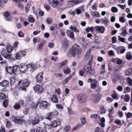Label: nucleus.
<instances>
[{
    "instance_id": "obj_6",
    "label": "nucleus",
    "mask_w": 132,
    "mask_h": 132,
    "mask_svg": "<svg viewBox=\"0 0 132 132\" xmlns=\"http://www.w3.org/2000/svg\"><path fill=\"white\" fill-rule=\"evenodd\" d=\"M26 54V52L25 51L21 50L16 54L15 57L16 59L19 60L21 59L22 57L24 56Z\"/></svg>"
},
{
    "instance_id": "obj_27",
    "label": "nucleus",
    "mask_w": 132,
    "mask_h": 132,
    "mask_svg": "<svg viewBox=\"0 0 132 132\" xmlns=\"http://www.w3.org/2000/svg\"><path fill=\"white\" fill-rule=\"evenodd\" d=\"M8 73L10 74H14L12 67H9L7 69Z\"/></svg>"
},
{
    "instance_id": "obj_56",
    "label": "nucleus",
    "mask_w": 132,
    "mask_h": 132,
    "mask_svg": "<svg viewBox=\"0 0 132 132\" xmlns=\"http://www.w3.org/2000/svg\"><path fill=\"white\" fill-rule=\"evenodd\" d=\"M67 62V60H65L63 62L60 63V64L61 66H63L66 64Z\"/></svg>"
},
{
    "instance_id": "obj_8",
    "label": "nucleus",
    "mask_w": 132,
    "mask_h": 132,
    "mask_svg": "<svg viewBox=\"0 0 132 132\" xmlns=\"http://www.w3.org/2000/svg\"><path fill=\"white\" fill-rule=\"evenodd\" d=\"M79 102L80 103L85 102L86 100V96L84 94H79L77 96Z\"/></svg>"
},
{
    "instance_id": "obj_62",
    "label": "nucleus",
    "mask_w": 132,
    "mask_h": 132,
    "mask_svg": "<svg viewBox=\"0 0 132 132\" xmlns=\"http://www.w3.org/2000/svg\"><path fill=\"white\" fill-rule=\"evenodd\" d=\"M118 6L120 7L121 8V9H125L126 7V5H122L121 4H118Z\"/></svg>"
},
{
    "instance_id": "obj_13",
    "label": "nucleus",
    "mask_w": 132,
    "mask_h": 132,
    "mask_svg": "<svg viewBox=\"0 0 132 132\" xmlns=\"http://www.w3.org/2000/svg\"><path fill=\"white\" fill-rule=\"evenodd\" d=\"M24 103V101L23 100H19L17 103H16L15 104L14 106V108L16 109H19L20 106L23 105Z\"/></svg>"
},
{
    "instance_id": "obj_46",
    "label": "nucleus",
    "mask_w": 132,
    "mask_h": 132,
    "mask_svg": "<svg viewBox=\"0 0 132 132\" xmlns=\"http://www.w3.org/2000/svg\"><path fill=\"white\" fill-rule=\"evenodd\" d=\"M125 97H124L125 101L126 102H128L129 101L130 97L129 95H126L125 96Z\"/></svg>"
},
{
    "instance_id": "obj_32",
    "label": "nucleus",
    "mask_w": 132,
    "mask_h": 132,
    "mask_svg": "<svg viewBox=\"0 0 132 132\" xmlns=\"http://www.w3.org/2000/svg\"><path fill=\"white\" fill-rule=\"evenodd\" d=\"M63 71L64 73L68 74L70 73L71 70L69 68L67 67L63 70Z\"/></svg>"
},
{
    "instance_id": "obj_9",
    "label": "nucleus",
    "mask_w": 132,
    "mask_h": 132,
    "mask_svg": "<svg viewBox=\"0 0 132 132\" xmlns=\"http://www.w3.org/2000/svg\"><path fill=\"white\" fill-rule=\"evenodd\" d=\"M39 104L40 108L41 109H45L48 105V103L44 101L39 102Z\"/></svg>"
},
{
    "instance_id": "obj_30",
    "label": "nucleus",
    "mask_w": 132,
    "mask_h": 132,
    "mask_svg": "<svg viewBox=\"0 0 132 132\" xmlns=\"http://www.w3.org/2000/svg\"><path fill=\"white\" fill-rule=\"evenodd\" d=\"M7 52L8 53H10L13 50V47L11 46L8 45L6 47Z\"/></svg>"
},
{
    "instance_id": "obj_5",
    "label": "nucleus",
    "mask_w": 132,
    "mask_h": 132,
    "mask_svg": "<svg viewBox=\"0 0 132 132\" xmlns=\"http://www.w3.org/2000/svg\"><path fill=\"white\" fill-rule=\"evenodd\" d=\"M101 95L99 94H95L92 96V99L93 102L95 103H97L101 98Z\"/></svg>"
},
{
    "instance_id": "obj_38",
    "label": "nucleus",
    "mask_w": 132,
    "mask_h": 132,
    "mask_svg": "<svg viewBox=\"0 0 132 132\" xmlns=\"http://www.w3.org/2000/svg\"><path fill=\"white\" fill-rule=\"evenodd\" d=\"M69 28L74 32H77L78 33L79 32V30H78L77 28L75 27H73L72 26H71Z\"/></svg>"
},
{
    "instance_id": "obj_29",
    "label": "nucleus",
    "mask_w": 132,
    "mask_h": 132,
    "mask_svg": "<svg viewBox=\"0 0 132 132\" xmlns=\"http://www.w3.org/2000/svg\"><path fill=\"white\" fill-rule=\"evenodd\" d=\"M31 3L32 2L30 1H29L28 2L26 6L25 7L26 12H27L28 11L30 6Z\"/></svg>"
},
{
    "instance_id": "obj_12",
    "label": "nucleus",
    "mask_w": 132,
    "mask_h": 132,
    "mask_svg": "<svg viewBox=\"0 0 132 132\" xmlns=\"http://www.w3.org/2000/svg\"><path fill=\"white\" fill-rule=\"evenodd\" d=\"M95 29L101 33H103L105 30V28L102 26H96L95 27Z\"/></svg>"
},
{
    "instance_id": "obj_45",
    "label": "nucleus",
    "mask_w": 132,
    "mask_h": 132,
    "mask_svg": "<svg viewBox=\"0 0 132 132\" xmlns=\"http://www.w3.org/2000/svg\"><path fill=\"white\" fill-rule=\"evenodd\" d=\"M4 101L3 102V106L5 107H6L8 105V101L7 100H4Z\"/></svg>"
},
{
    "instance_id": "obj_49",
    "label": "nucleus",
    "mask_w": 132,
    "mask_h": 132,
    "mask_svg": "<svg viewBox=\"0 0 132 132\" xmlns=\"http://www.w3.org/2000/svg\"><path fill=\"white\" fill-rule=\"evenodd\" d=\"M53 21L51 17L48 18L47 20V22L48 24L51 23Z\"/></svg>"
},
{
    "instance_id": "obj_63",
    "label": "nucleus",
    "mask_w": 132,
    "mask_h": 132,
    "mask_svg": "<svg viewBox=\"0 0 132 132\" xmlns=\"http://www.w3.org/2000/svg\"><path fill=\"white\" fill-rule=\"evenodd\" d=\"M119 20L121 22L123 23L125 22V21L124 18L123 17H121L119 19Z\"/></svg>"
},
{
    "instance_id": "obj_54",
    "label": "nucleus",
    "mask_w": 132,
    "mask_h": 132,
    "mask_svg": "<svg viewBox=\"0 0 132 132\" xmlns=\"http://www.w3.org/2000/svg\"><path fill=\"white\" fill-rule=\"evenodd\" d=\"M90 52L89 51H88L85 56V58L86 59H88L89 58L90 55Z\"/></svg>"
},
{
    "instance_id": "obj_37",
    "label": "nucleus",
    "mask_w": 132,
    "mask_h": 132,
    "mask_svg": "<svg viewBox=\"0 0 132 132\" xmlns=\"http://www.w3.org/2000/svg\"><path fill=\"white\" fill-rule=\"evenodd\" d=\"M126 58L128 60H130L132 58L131 53L130 52H128L126 54Z\"/></svg>"
},
{
    "instance_id": "obj_42",
    "label": "nucleus",
    "mask_w": 132,
    "mask_h": 132,
    "mask_svg": "<svg viewBox=\"0 0 132 132\" xmlns=\"http://www.w3.org/2000/svg\"><path fill=\"white\" fill-rule=\"evenodd\" d=\"M80 120L82 124L84 125L87 123L85 117H82L80 119Z\"/></svg>"
},
{
    "instance_id": "obj_21",
    "label": "nucleus",
    "mask_w": 132,
    "mask_h": 132,
    "mask_svg": "<svg viewBox=\"0 0 132 132\" xmlns=\"http://www.w3.org/2000/svg\"><path fill=\"white\" fill-rule=\"evenodd\" d=\"M14 121L15 123L20 125L24 122V120L23 119H22L14 118Z\"/></svg>"
},
{
    "instance_id": "obj_61",
    "label": "nucleus",
    "mask_w": 132,
    "mask_h": 132,
    "mask_svg": "<svg viewBox=\"0 0 132 132\" xmlns=\"http://www.w3.org/2000/svg\"><path fill=\"white\" fill-rule=\"evenodd\" d=\"M18 36L19 37H23V33L21 31H19L18 34Z\"/></svg>"
},
{
    "instance_id": "obj_31",
    "label": "nucleus",
    "mask_w": 132,
    "mask_h": 132,
    "mask_svg": "<svg viewBox=\"0 0 132 132\" xmlns=\"http://www.w3.org/2000/svg\"><path fill=\"white\" fill-rule=\"evenodd\" d=\"M39 104V102H37L36 103H32L30 104V107L32 109L36 108L37 107Z\"/></svg>"
},
{
    "instance_id": "obj_55",
    "label": "nucleus",
    "mask_w": 132,
    "mask_h": 132,
    "mask_svg": "<svg viewBox=\"0 0 132 132\" xmlns=\"http://www.w3.org/2000/svg\"><path fill=\"white\" fill-rule=\"evenodd\" d=\"M114 78L118 80L120 79L121 76L120 74H117L114 76Z\"/></svg>"
},
{
    "instance_id": "obj_35",
    "label": "nucleus",
    "mask_w": 132,
    "mask_h": 132,
    "mask_svg": "<svg viewBox=\"0 0 132 132\" xmlns=\"http://www.w3.org/2000/svg\"><path fill=\"white\" fill-rule=\"evenodd\" d=\"M18 67L19 68L18 65H14L12 67L14 74L15 73L17 72L18 70Z\"/></svg>"
},
{
    "instance_id": "obj_15",
    "label": "nucleus",
    "mask_w": 132,
    "mask_h": 132,
    "mask_svg": "<svg viewBox=\"0 0 132 132\" xmlns=\"http://www.w3.org/2000/svg\"><path fill=\"white\" fill-rule=\"evenodd\" d=\"M61 124V122L59 120L54 121L51 123L52 126L54 127L60 126Z\"/></svg>"
},
{
    "instance_id": "obj_10",
    "label": "nucleus",
    "mask_w": 132,
    "mask_h": 132,
    "mask_svg": "<svg viewBox=\"0 0 132 132\" xmlns=\"http://www.w3.org/2000/svg\"><path fill=\"white\" fill-rule=\"evenodd\" d=\"M43 72H40L39 73L37 76L36 77V80L38 82L40 83L43 80Z\"/></svg>"
},
{
    "instance_id": "obj_18",
    "label": "nucleus",
    "mask_w": 132,
    "mask_h": 132,
    "mask_svg": "<svg viewBox=\"0 0 132 132\" xmlns=\"http://www.w3.org/2000/svg\"><path fill=\"white\" fill-rule=\"evenodd\" d=\"M97 81L95 79H93V82L90 84V87L92 89H95L97 84Z\"/></svg>"
},
{
    "instance_id": "obj_64",
    "label": "nucleus",
    "mask_w": 132,
    "mask_h": 132,
    "mask_svg": "<svg viewBox=\"0 0 132 132\" xmlns=\"http://www.w3.org/2000/svg\"><path fill=\"white\" fill-rule=\"evenodd\" d=\"M18 4V7L21 9L22 10L24 7V6L23 5H22L21 4L19 3Z\"/></svg>"
},
{
    "instance_id": "obj_39",
    "label": "nucleus",
    "mask_w": 132,
    "mask_h": 132,
    "mask_svg": "<svg viewBox=\"0 0 132 132\" xmlns=\"http://www.w3.org/2000/svg\"><path fill=\"white\" fill-rule=\"evenodd\" d=\"M6 95L3 93L0 94V100H5L6 99Z\"/></svg>"
},
{
    "instance_id": "obj_59",
    "label": "nucleus",
    "mask_w": 132,
    "mask_h": 132,
    "mask_svg": "<svg viewBox=\"0 0 132 132\" xmlns=\"http://www.w3.org/2000/svg\"><path fill=\"white\" fill-rule=\"evenodd\" d=\"M15 82V80L13 78H11L10 79V83L11 85H13V84Z\"/></svg>"
},
{
    "instance_id": "obj_33",
    "label": "nucleus",
    "mask_w": 132,
    "mask_h": 132,
    "mask_svg": "<svg viewBox=\"0 0 132 132\" xmlns=\"http://www.w3.org/2000/svg\"><path fill=\"white\" fill-rule=\"evenodd\" d=\"M92 16H95L99 18L101 16L99 13L97 12H93L92 14Z\"/></svg>"
},
{
    "instance_id": "obj_36",
    "label": "nucleus",
    "mask_w": 132,
    "mask_h": 132,
    "mask_svg": "<svg viewBox=\"0 0 132 132\" xmlns=\"http://www.w3.org/2000/svg\"><path fill=\"white\" fill-rule=\"evenodd\" d=\"M11 56V54L7 53L6 52L3 56L5 58L9 59L10 58Z\"/></svg>"
},
{
    "instance_id": "obj_57",
    "label": "nucleus",
    "mask_w": 132,
    "mask_h": 132,
    "mask_svg": "<svg viewBox=\"0 0 132 132\" xmlns=\"http://www.w3.org/2000/svg\"><path fill=\"white\" fill-rule=\"evenodd\" d=\"M52 127L51 125L50 124H47L46 125L45 127V129H49L51 128Z\"/></svg>"
},
{
    "instance_id": "obj_47",
    "label": "nucleus",
    "mask_w": 132,
    "mask_h": 132,
    "mask_svg": "<svg viewBox=\"0 0 132 132\" xmlns=\"http://www.w3.org/2000/svg\"><path fill=\"white\" fill-rule=\"evenodd\" d=\"M97 4L96 3H94L92 6V8L93 10H96L97 9Z\"/></svg>"
},
{
    "instance_id": "obj_28",
    "label": "nucleus",
    "mask_w": 132,
    "mask_h": 132,
    "mask_svg": "<svg viewBox=\"0 0 132 132\" xmlns=\"http://www.w3.org/2000/svg\"><path fill=\"white\" fill-rule=\"evenodd\" d=\"M100 113L101 114H105L106 111V109H105L104 106H102L100 108Z\"/></svg>"
},
{
    "instance_id": "obj_24",
    "label": "nucleus",
    "mask_w": 132,
    "mask_h": 132,
    "mask_svg": "<svg viewBox=\"0 0 132 132\" xmlns=\"http://www.w3.org/2000/svg\"><path fill=\"white\" fill-rule=\"evenodd\" d=\"M9 82L7 80H4L0 83V85L3 87H7L8 86Z\"/></svg>"
},
{
    "instance_id": "obj_2",
    "label": "nucleus",
    "mask_w": 132,
    "mask_h": 132,
    "mask_svg": "<svg viewBox=\"0 0 132 132\" xmlns=\"http://www.w3.org/2000/svg\"><path fill=\"white\" fill-rule=\"evenodd\" d=\"M92 62V61L90 60L88 64L89 67L84 65L83 67V69L87 73L91 75H93L95 74V71L91 67V64Z\"/></svg>"
},
{
    "instance_id": "obj_41",
    "label": "nucleus",
    "mask_w": 132,
    "mask_h": 132,
    "mask_svg": "<svg viewBox=\"0 0 132 132\" xmlns=\"http://www.w3.org/2000/svg\"><path fill=\"white\" fill-rule=\"evenodd\" d=\"M29 85V83L25 80L23 81L22 85L23 87H27Z\"/></svg>"
},
{
    "instance_id": "obj_48",
    "label": "nucleus",
    "mask_w": 132,
    "mask_h": 132,
    "mask_svg": "<svg viewBox=\"0 0 132 132\" xmlns=\"http://www.w3.org/2000/svg\"><path fill=\"white\" fill-rule=\"evenodd\" d=\"M127 81L129 84V85H132V80L129 77L127 78Z\"/></svg>"
},
{
    "instance_id": "obj_14",
    "label": "nucleus",
    "mask_w": 132,
    "mask_h": 132,
    "mask_svg": "<svg viewBox=\"0 0 132 132\" xmlns=\"http://www.w3.org/2000/svg\"><path fill=\"white\" fill-rule=\"evenodd\" d=\"M101 22L104 23L105 26H107L109 24L110 21L108 18L105 17L101 19Z\"/></svg>"
},
{
    "instance_id": "obj_34",
    "label": "nucleus",
    "mask_w": 132,
    "mask_h": 132,
    "mask_svg": "<svg viewBox=\"0 0 132 132\" xmlns=\"http://www.w3.org/2000/svg\"><path fill=\"white\" fill-rule=\"evenodd\" d=\"M82 124L80 123L78 124L76 126L72 128L73 131H74L77 129L81 128L82 127Z\"/></svg>"
},
{
    "instance_id": "obj_17",
    "label": "nucleus",
    "mask_w": 132,
    "mask_h": 132,
    "mask_svg": "<svg viewBox=\"0 0 132 132\" xmlns=\"http://www.w3.org/2000/svg\"><path fill=\"white\" fill-rule=\"evenodd\" d=\"M58 114V112L56 110H55L52 112L49 113L48 114V119H50L51 117L52 116H56Z\"/></svg>"
},
{
    "instance_id": "obj_53",
    "label": "nucleus",
    "mask_w": 132,
    "mask_h": 132,
    "mask_svg": "<svg viewBox=\"0 0 132 132\" xmlns=\"http://www.w3.org/2000/svg\"><path fill=\"white\" fill-rule=\"evenodd\" d=\"M28 20L30 22H34L35 21L34 18L32 17H30L28 18Z\"/></svg>"
},
{
    "instance_id": "obj_52",
    "label": "nucleus",
    "mask_w": 132,
    "mask_h": 132,
    "mask_svg": "<svg viewBox=\"0 0 132 132\" xmlns=\"http://www.w3.org/2000/svg\"><path fill=\"white\" fill-rule=\"evenodd\" d=\"M118 39L121 42H125V38H123L121 37L120 36H118Z\"/></svg>"
},
{
    "instance_id": "obj_3",
    "label": "nucleus",
    "mask_w": 132,
    "mask_h": 132,
    "mask_svg": "<svg viewBox=\"0 0 132 132\" xmlns=\"http://www.w3.org/2000/svg\"><path fill=\"white\" fill-rule=\"evenodd\" d=\"M29 66L26 64L21 63L19 66V70L22 72H26Z\"/></svg>"
},
{
    "instance_id": "obj_25",
    "label": "nucleus",
    "mask_w": 132,
    "mask_h": 132,
    "mask_svg": "<svg viewBox=\"0 0 132 132\" xmlns=\"http://www.w3.org/2000/svg\"><path fill=\"white\" fill-rule=\"evenodd\" d=\"M45 41H43L41 42L37 45V49L38 50H40L42 48L44 44Z\"/></svg>"
},
{
    "instance_id": "obj_43",
    "label": "nucleus",
    "mask_w": 132,
    "mask_h": 132,
    "mask_svg": "<svg viewBox=\"0 0 132 132\" xmlns=\"http://www.w3.org/2000/svg\"><path fill=\"white\" fill-rule=\"evenodd\" d=\"M6 52V51L5 49L2 48L0 51V55L3 56Z\"/></svg>"
},
{
    "instance_id": "obj_11",
    "label": "nucleus",
    "mask_w": 132,
    "mask_h": 132,
    "mask_svg": "<svg viewBox=\"0 0 132 132\" xmlns=\"http://www.w3.org/2000/svg\"><path fill=\"white\" fill-rule=\"evenodd\" d=\"M49 2V3L53 7L57 8L59 7L60 6L59 3L58 1L57 0H52L51 2L49 0L48 1Z\"/></svg>"
},
{
    "instance_id": "obj_26",
    "label": "nucleus",
    "mask_w": 132,
    "mask_h": 132,
    "mask_svg": "<svg viewBox=\"0 0 132 132\" xmlns=\"http://www.w3.org/2000/svg\"><path fill=\"white\" fill-rule=\"evenodd\" d=\"M51 99L54 103H57L58 102V99L56 95H53Z\"/></svg>"
},
{
    "instance_id": "obj_20",
    "label": "nucleus",
    "mask_w": 132,
    "mask_h": 132,
    "mask_svg": "<svg viewBox=\"0 0 132 132\" xmlns=\"http://www.w3.org/2000/svg\"><path fill=\"white\" fill-rule=\"evenodd\" d=\"M69 43L67 39H65L63 43V47L64 49L67 48L68 47Z\"/></svg>"
},
{
    "instance_id": "obj_51",
    "label": "nucleus",
    "mask_w": 132,
    "mask_h": 132,
    "mask_svg": "<svg viewBox=\"0 0 132 132\" xmlns=\"http://www.w3.org/2000/svg\"><path fill=\"white\" fill-rule=\"evenodd\" d=\"M112 97L114 99L116 100H118L119 97L117 95V94L114 93L112 95Z\"/></svg>"
},
{
    "instance_id": "obj_19",
    "label": "nucleus",
    "mask_w": 132,
    "mask_h": 132,
    "mask_svg": "<svg viewBox=\"0 0 132 132\" xmlns=\"http://www.w3.org/2000/svg\"><path fill=\"white\" fill-rule=\"evenodd\" d=\"M28 65L29 66V68L30 67L32 71L35 70L37 69V66L36 64L35 63H31L28 64Z\"/></svg>"
},
{
    "instance_id": "obj_60",
    "label": "nucleus",
    "mask_w": 132,
    "mask_h": 132,
    "mask_svg": "<svg viewBox=\"0 0 132 132\" xmlns=\"http://www.w3.org/2000/svg\"><path fill=\"white\" fill-rule=\"evenodd\" d=\"M100 128L99 127H98L96 128L94 130L95 132H103L100 130Z\"/></svg>"
},
{
    "instance_id": "obj_22",
    "label": "nucleus",
    "mask_w": 132,
    "mask_h": 132,
    "mask_svg": "<svg viewBox=\"0 0 132 132\" xmlns=\"http://www.w3.org/2000/svg\"><path fill=\"white\" fill-rule=\"evenodd\" d=\"M78 40L80 43L84 46H85L87 45L85 40L84 38L80 37L78 38Z\"/></svg>"
},
{
    "instance_id": "obj_4",
    "label": "nucleus",
    "mask_w": 132,
    "mask_h": 132,
    "mask_svg": "<svg viewBox=\"0 0 132 132\" xmlns=\"http://www.w3.org/2000/svg\"><path fill=\"white\" fill-rule=\"evenodd\" d=\"M69 7H72L82 2L81 0H72L68 1Z\"/></svg>"
},
{
    "instance_id": "obj_1",
    "label": "nucleus",
    "mask_w": 132,
    "mask_h": 132,
    "mask_svg": "<svg viewBox=\"0 0 132 132\" xmlns=\"http://www.w3.org/2000/svg\"><path fill=\"white\" fill-rule=\"evenodd\" d=\"M81 51L80 47L76 44L70 50V54L73 57L77 56L79 58L81 56Z\"/></svg>"
},
{
    "instance_id": "obj_50",
    "label": "nucleus",
    "mask_w": 132,
    "mask_h": 132,
    "mask_svg": "<svg viewBox=\"0 0 132 132\" xmlns=\"http://www.w3.org/2000/svg\"><path fill=\"white\" fill-rule=\"evenodd\" d=\"M111 10L112 12L114 13L117 12L118 11V9L116 7H112Z\"/></svg>"
},
{
    "instance_id": "obj_40",
    "label": "nucleus",
    "mask_w": 132,
    "mask_h": 132,
    "mask_svg": "<svg viewBox=\"0 0 132 132\" xmlns=\"http://www.w3.org/2000/svg\"><path fill=\"white\" fill-rule=\"evenodd\" d=\"M125 74L126 76H129L131 75L132 73V70L130 69H128L125 72Z\"/></svg>"
},
{
    "instance_id": "obj_23",
    "label": "nucleus",
    "mask_w": 132,
    "mask_h": 132,
    "mask_svg": "<svg viewBox=\"0 0 132 132\" xmlns=\"http://www.w3.org/2000/svg\"><path fill=\"white\" fill-rule=\"evenodd\" d=\"M36 132H47V131L45 128L39 127L37 128Z\"/></svg>"
},
{
    "instance_id": "obj_16",
    "label": "nucleus",
    "mask_w": 132,
    "mask_h": 132,
    "mask_svg": "<svg viewBox=\"0 0 132 132\" xmlns=\"http://www.w3.org/2000/svg\"><path fill=\"white\" fill-rule=\"evenodd\" d=\"M40 122L39 119H32L29 120L28 122L30 124V122L33 125H35L38 124Z\"/></svg>"
},
{
    "instance_id": "obj_44",
    "label": "nucleus",
    "mask_w": 132,
    "mask_h": 132,
    "mask_svg": "<svg viewBox=\"0 0 132 132\" xmlns=\"http://www.w3.org/2000/svg\"><path fill=\"white\" fill-rule=\"evenodd\" d=\"M71 129V127L70 126H68L65 127L64 129L65 132H68Z\"/></svg>"
},
{
    "instance_id": "obj_7",
    "label": "nucleus",
    "mask_w": 132,
    "mask_h": 132,
    "mask_svg": "<svg viewBox=\"0 0 132 132\" xmlns=\"http://www.w3.org/2000/svg\"><path fill=\"white\" fill-rule=\"evenodd\" d=\"M34 91L38 93H42L43 90V87L39 85H37L35 86L34 88Z\"/></svg>"
},
{
    "instance_id": "obj_58",
    "label": "nucleus",
    "mask_w": 132,
    "mask_h": 132,
    "mask_svg": "<svg viewBox=\"0 0 132 132\" xmlns=\"http://www.w3.org/2000/svg\"><path fill=\"white\" fill-rule=\"evenodd\" d=\"M68 111L70 115H73L74 114V113L70 108H68Z\"/></svg>"
}]
</instances>
